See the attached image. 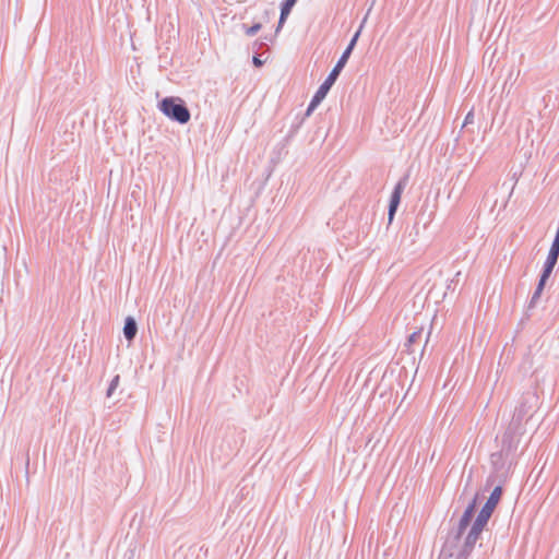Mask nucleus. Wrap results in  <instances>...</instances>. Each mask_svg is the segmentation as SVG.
<instances>
[{
	"mask_svg": "<svg viewBox=\"0 0 559 559\" xmlns=\"http://www.w3.org/2000/svg\"><path fill=\"white\" fill-rule=\"evenodd\" d=\"M366 21H367V15L362 20V23H361L359 29L353 36L352 40L349 41V45L347 46V48L345 49V51L343 52V55L338 59V61L335 64V67L333 68V70L330 72V74L328 75L325 81L320 85V87L316 92L314 96L312 97V99H311V102H310V104H309V106L307 108L306 116H310L311 112L317 108V106L325 98V96L329 93L330 88L332 87V85L336 81L337 76L340 75V72L345 67V64H346V62H347V60H348V58H349V56H350L355 45L357 43V39H358V37L360 35V31H361V28H362V26H364Z\"/></svg>",
	"mask_w": 559,
	"mask_h": 559,
	"instance_id": "nucleus-1",
	"label": "nucleus"
},
{
	"mask_svg": "<svg viewBox=\"0 0 559 559\" xmlns=\"http://www.w3.org/2000/svg\"><path fill=\"white\" fill-rule=\"evenodd\" d=\"M471 520L461 516L459 525L447 538L438 559H466L472 549H467L466 539L461 545V537L469 526Z\"/></svg>",
	"mask_w": 559,
	"mask_h": 559,
	"instance_id": "nucleus-2",
	"label": "nucleus"
},
{
	"mask_svg": "<svg viewBox=\"0 0 559 559\" xmlns=\"http://www.w3.org/2000/svg\"><path fill=\"white\" fill-rule=\"evenodd\" d=\"M158 109L169 119L181 124L187 123L190 118V110L179 97H165L158 104Z\"/></svg>",
	"mask_w": 559,
	"mask_h": 559,
	"instance_id": "nucleus-3",
	"label": "nucleus"
},
{
	"mask_svg": "<svg viewBox=\"0 0 559 559\" xmlns=\"http://www.w3.org/2000/svg\"><path fill=\"white\" fill-rule=\"evenodd\" d=\"M531 409L532 406L528 405L526 400L521 402L520 405L515 407L504 437H513L523 432V425Z\"/></svg>",
	"mask_w": 559,
	"mask_h": 559,
	"instance_id": "nucleus-4",
	"label": "nucleus"
},
{
	"mask_svg": "<svg viewBox=\"0 0 559 559\" xmlns=\"http://www.w3.org/2000/svg\"><path fill=\"white\" fill-rule=\"evenodd\" d=\"M492 512L493 511L487 509L485 506L483 507L466 536L467 549H473L484 527L487 525Z\"/></svg>",
	"mask_w": 559,
	"mask_h": 559,
	"instance_id": "nucleus-5",
	"label": "nucleus"
},
{
	"mask_svg": "<svg viewBox=\"0 0 559 559\" xmlns=\"http://www.w3.org/2000/svg\"><path fill=\"white\" fill-rule=\"evenodd\" d=\"M406 185H407V177H404L394 187V190L391 194L390 204H389V212H388L389 223H391L393 221L395 212L401 202V195H402Z\"/></svg>",
	"mask_w": 559,
	"mask_h": 559,
	"instance_id": "nucleus-6",
	"label": "nucleus"
},
{
	"mask_svg": "<svg viewBox=\"0 0 559 559\" xmlns=\"http://www.w3.org/2000/svg\"><path fill=\"white\" fill-rule=\"evenodd\" d=\"M138 333V324L132 317H127L123 326V335L128 342H132Z\"/></svg>",
	"mask_w": 559,
	"mask_h": 559,
	"instance_id": "nucleus-7",
	"label": "nucleus"
},
{
	"mask_svg": "<svg viewBox=\"0 0 559 559\" xmlns=\"http://www.w3.org/2000/svg\"><path fill=\"white\" fill-rule=\"evenodd\" d=\"M297 2V0H285L282 4V8H281V15H280V21H278V25H277V28H276V32H278L282 26L284 25L287 16L289 15L293 7L295 5V3Z\"/></svg>",
	"mask_w": 559,
	"mask_h": 559,
	"instance_id": "nucleus-8",
	"label": "nucleus"
},
{
	"mask_svg": "<svg viewBox=\"0 0 559 559\" xmlns=\"http://www.w3.org/2000/svg\"><path fill=\"white\" fill-rule=\"evenodd\" d=\"M501 495H502V488L500 486H497L490 493L488 500L486 501L485 503V507L487 509H490L491 511L495 510V508L497 507L500 498H501Z\"/></svg>",
	"mask_w": 559,
	"mask_h": 559,
	"instance_id": "nucleus-9",
	"label": "nucleus"
},
{
	"mask_svg": "<svg viewBox=\"0 0 559 559\" xmlns=\"http://www.w3.org/2000/svg\"><path fill=\"white\" fill-rule=\"evenodd\" d=\"M557 261H558L557 259L547 257V259L545 261V264H544V267H543V272H542L540 278L546 280V281L549 278V276L551 275V273L554 271V267H555Z\"/></svg>",
	"mask_w": 559,
	"mask_h": 559,
	"instance_id": "nucleus-10",
	"label": "nucleus"
},
{
	"mask_svg": "<svg viewBox=\"0 0 559 559\" xmlns=\"http://www.w3.org/2000/svg\"><path fill=\"white\" fill-rule=\"evenodd\" d=\"M546 282H547L546 280L539 278L537 287H536V289H535V292H534V294H533V296H532V298L530 300V307L531 308L535 307L536 304L538 302V299H539V297H540V295L543 293V289H544V287L546 285Z\"/></svg>",
	"mask_w": 559,
	"mask_h": 559,
	"instance_id": "nucleus-11",
	"label": "nucleus"
},
{
	"mask_svg": "<svg viewBox=\"0 0 559 559\" xmlns=\"http://www.w3.org/2000/svg\"><path fill=\"white\" fill-rule=\"evenodd\" d=\"M476 502H477V496L474 497V499L471 501V503L465 509L462 518L471 520L473 519L476 510Z\"/></svg>",
	"mask_w": 559,
	"mask_h": 559,
	"instance_id": "nucleus-12",
	"label": "nucleus"
},
{
	"mask_svg": "<svg viewBox=\"0 0 559 559\" xmlns=\"http://www.w3.org/2000/svg\"><path fill=\"white\" fill-rule=\"evenodd\" d=\"M420 338H421V331L413 332V333L409 335V337H408V340H407V342H406L405 346L408 348V350H409V352H413V349L411 348V347H412V345H413V344H415V343H417V342H419V341H420Z\"/></svg>",
	"mask_w": 559,
	"mask_h": 559,
	"instance_id": "nucleus-13",
	"label": "nucleus"
},
{
	"mask_svg": "<svg viewBox=\"0 0 559 559\" xmlns=\"http://www.w3.org/2000/svg\"><path fill=\"white\" fill-rule=\"evenodd\" d=\"M119 382H120V377L117 374L114 377V379L111 380L110 384H109V388L107 390V397H110L114 393V391L117 389V386L119 385Z\"/></svg>",
	"mask_w": 559,
	"mask_h": 559,
	"instance_id": "nucleus-14",
	"label": "nucleus"
},
{
	"mask_svg": "<svg viewBox=\"0 0 559 559\" xmlns=\"http://www.w3.org/2000/svg\"><path fill=\"white\" fill-rule=\"evenodd\" d=\"M261 27L262 25L260 23H255L246 29V34L248 36H253L261 29Z\"/></svg>",
	"mask_w": 559,
	"mask_h": 559,
	"instance_id": "nucleus-15",
	"label": "nucleus"
},
{
	"mask_svg": "<svg viewBox=\"0 0 559 559\" xmlns=\"http://www.w3.org/2000/svg\"><path fill=\"white\" fill-rule=\"evenodd\" d=\"M547 257L554 258V259L558 260V258H559V248L551 246Z\"/></svg>",
	"mask_w": 559,
	"mask_h": 559,
	"instance_id": "nucleus-16",
	"label": "nucleus"
},
{
	"mask_svg": "<svg viewBox=\"0 0 559 559\" xmlns=\"http://www.w3.org/2000/svg\"><path fill=\"white\" fill-rule=\"evenodd\" d=\"M473 118H474V114L472 111H469L465 117L464 124L472 123Z\"/></svg>",
	"mask_w": 559,
	"mask_h": 559,
	"instance_id": "nucleus-17",
	"label": "nucleus"
},
{
	"mask_svg": "<svg viewBox=\"0 0 559 559\" xmlns=\"http://www.w3.org/2000/svg\"><path fill=\"white\" fill-rule=\"evenodd\" d=\"M551 246L559 248V226H558V229H557V233H556V236H555V239H554Z\"/></svg>",
	"mask_w": 559,
	"mask_h": 559,
	"instance_id": "nucleus-18",
	"label": "nucleus"
},
{
	"mask_svg": "<svg viewBox=\"0 0 559 559\" xmlns=\"http://www.w3.org/2000/svg\"><path fill=\"white\" fill-rule=\"evenodd\" d=\"M253 64L255 67H261L263 64V61L259 57H253Z\"/></svg>",
	"mask_w": 559,
	"mask_h": 559,
	"instance_id": "nucleus-19",
	"label": "nucleus"
}]
</instances>
